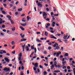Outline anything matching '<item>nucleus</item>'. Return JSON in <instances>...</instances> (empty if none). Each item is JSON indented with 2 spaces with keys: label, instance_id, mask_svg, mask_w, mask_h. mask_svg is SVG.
I'll return each mask as SVG.
<instances>
[{
  "label": "nucleus",
  "instance_id": "aec40b11",
  "mask_svg": "<svg viewBox=\"0 0 75 75\" xmlns=\"http://www.w3.org/2000/svg\"><path fill=\"white\" fill-rule=\"evenodd\" d=\"M67 37H68V35H67L66 36H64V37H63V39H64V40H66Z\"/></svg>",
  "mask_w": 75,
  "mask_h": 75
},
{
  "label": "nucleus",
  "instance_id": "79ce46f5",
  "mask_svg": "<svg viewBox=\"0 0 75 75\" xmlns=\"http://www.w3.org/2000/svg\"><path fill=\"white\" fill-rule=\"evenodd\" d=\"M24 68V66H22L21 67V69H22V70H23Z\"/></svg>",
  "mask_w": 75,
  "mask_h": 75
},
{
  "label": "nucleus",
  "instance_id": "423d86ee",
  "mask_svg": "<svg viewBox=\"0 0 75 75\" xmlns=\"http://www.w3.org/2000/svg\"><path fill=\"white\" fill-rule=\"evenodd\" d=\"M6 17L8 18V20H10V19H11V17L9 15H7L6 16Z\"/></svg>",
  "mask_w": 75,
  "mask_h": 75
},
{
  "label": "nucleus",
  "instance_id": "c85d7f7f",
  "mask_svg": "<svg viewBox=\"0 0 75 75\" xmlns=\"http://www.w3.org/2000/svg\"><path fill=\"white\" fill-rule=\"evenodd\" d=\"M25 47V45H22V47H23V49H24Z\"/></svg>",
  "mask_w": 75,
  "mask_h": 75
},
{
  "label": "nucleus",
  "instance_id": "e2e57ef3",
  "mask_svg": "<svg viewBox=\"0 0 75 75\" xmlns=\"http://www.w3.org/2000/svg\"><path fill=\"white\" fill-rule=\"evenodd\" d=\"M57 67L59 68H60V65H59L58 64L57 65Z\"/></svg>",
  "mask_w": 75,
  "mask_h": 75
},
{
  "label": "nucleus",
  "instance_id": "5701e85b",
  "mask_svg": "<svg viewBox=\"0 0 75 75\" xmlns=\"http://www.w3.org/2000/svg\"><path fill=\"white\" fill-rule=\"evenodd\" d=\"M39 67L40 68H41V69H44V68H43L42 66L41 65H39Z\"/></svg>",
  "mask_w": 75,
  "mask_h": 75
},
{
  "label": "nucleus",
  "instance_id": "ea45409f",
  "mask_svg": "<svg viewBox=\"0 0 75 75\" xmlns=\"http://www.w3.org/2000/svg\"><path fill=\"white\" fill-rule=\"evenodd\" d=\"M33 70H34V71H36V70H37V68L34 67H33Z\"/></svg>",
  "mask_w": 75,
  "mask_h": 75
},
{
  "label": "nucleus",
  "instance_id": "7c9ffc66",
  "mask_svg": "<svg viewBox=\"0 0 75 75\" xmlns=\"http://www.w3.org/2000/svg\"><path fill=\"white\" fill-rule=\"evenodd\" d=\"M1 12H2V13H3V14H6V12L4 11H1Z\"/></svg>",
  "mask_w": 75,
  "mask_h": 75
},
{
  "label": "nucleus",
  "instance_id": "4468645a",
  "mask_svg": "<svg viewBox=\"0 0 75 75\" xmlns=\"http://www.w3.org/2000/svg\"><path fill=\"white\" fill-rule=\"evenodd\" d=\"M60 70H55L53 71V72H56V73H58V72H60Z\"/></svg>",
  "mask_w": 75,
  "mask_h": 75
},
{
  "label": "nucleus",
  "instance_id": "a18cd8bd",
  "mask_svg": "<svg viewBox=\"0 0 75 75\" xmlns=\"http://www.w3.org/2000/svg\"><path fill=\"white\" fill-rule=\"evenodd\" d=\"M67 69H71V67L69 66H68L67 67Z\"/></svg>",
  "mask_w": 75,
  "mask_h": 75
},
{
  "label": "nucleus",
  "instance_id": "a878e982",
  "mask_svg": "<svg viewBox=\"0 0 75 75\" xmlns=\"http://www.w3.org/2000/svg\"><path fill=\"white\" fill-rule=\"evenodd\" d=\"M51 49H52V47H51L49 46L48 47V50H50Z\"/></svg>",
  "mask_w": 75,
  "mask_h": 75
},
{
  "label": "nucleus",
  "instance_id": "2f4dec72",
  "mask_svg": "<svg viewBox=\"0 0 75 75\" xmlns=\"http://www.w3.org/2000/svg\"><path fill=\"white\" fill-rule=\"evenodd\" d=\"M14 43L15 42L14 41H12L11 43V45H13V44H14Z\"/></svg>",
  "mask_w": 75,
  "mask_h": 75
},
{
  "label": "nucleus",
  "instance_id": "4be33fe9",
  "mask_svg": "<svg viewBox=\"0 0 75 75\" xmlns=\"http://www.w3.org/2000/svg\"><path fill=\"white\" fill-rule=\"evenodd\" d=\"M54 67V64H52V66L51 67V69H53Z\"/></svg>",
  "mask_w": 75,
  "mask_h": 75
},
{
  "label": "nucleus",
  "instance_id": "412c9836",
  "mask_svg": "<svg viewBox=\"0 0 75 75\" xmlns=\"http://www.w3.org/2000/svg\"><path fill=\"white\" fill-rule=\"evenodd\" d=\"M45 35L46 36H48V33H47V32H45Z\"/></svg>",
  "mask_w": 75,
  "mask_h": 75
},
{
  "label": "nucleus",
  "instance_id": "39448f33",
  "mask_svg": "<svg viewBox=\"0 0 75 75\" xmlns=\"http://www.w3.org/2000/svg\"><path fill=\"white\" fill-rule=\"evenodd\" d=\"M38 6H39L40 7H42V4H41V3L39 2L38 3Z\"/></svg>",
  "mask_w": 75,
  "mask_h": 75
},
{
  "label": "nucleus",
  "instance_id": "c03bdc74",
  "mask_svg": "<svg viewBox=\"0 0 75 75\" xmlns=\"http://www.w3.org/2000/svg\"><path fill=\"white\" fill-rule=\"evenodd\" d=\"M16 52V51H14L13 52H12V53H13V54H15V53Z\"/></svg>",
  "mask_w": 75,
  "mask_h": 75
},
{
  "label": "nucleus",
  "instance_id": "0e129e2a",
  "mask_svg": "<svg viewBox=\"0 0 75 75\" xmlns=\"http://www.w3.org/2000/svg\"><path fill=\"white\" fill-rule=\"evenodd\" d=\"M21 75H24V73H23V72H21Z\"/></svg>",
  "mask_w": 75,
  "mask_h": 75
},
{
  "label": "nucleus",
  "instance_id": "052dcab7",
  "mask_svg": "<svg viewBox=\"0 0 75 75\" xmlns=\"http://www.w3.org/2000/svg\"><path fill=\"white\" fill-rule=\"evenodd\" d=\"M30 74L29 70L27 71V74Z\"/></svg>",
  "mask_w": 75,
  "mask_h": 75
},
{
  "label": "nucleus",
  "instance_id": "603ef678",
  "mask_svg": "<svg viewBox=\"0 0 75 75\" xmlns=\"http://www.w3.org/2000/svg\"><path fill=\"white\" fill-rule=\"evenodd\" d=\"M37 56H35V57H33V58L34 59H35V58H37Z\"/></svg>",
  "mask_w": 75,
  "mask_h": 75
},
{
  "label": "nucleus",
  "instance_id": "774afa93",
  "mask_svg": "<svg viewBox=\"0 0 75 75\" xmlns=\"http://www.w3.org/2000/svg\"><path fill=\"white\" fill-rule=\"evenodd\" d=\"M0 16L1 17H3V15L2 14H1V15H0Z\"/></svg>",
  "mask_w": 75,
  "mask_h": 75
},
{
  "label": "nucleus",
  "instance_id": "9d476101",
  "mask_svg": "<svg viewBox=\"0 0 75 75\" xmlns=\"http://www.w3.org/2000/svg\"><path fill=\"white\" fill-rule=\"evenodd\" d=\"M57 46H58V44L57 43H55V44L54 45H53V47H57Z\"/></svg>",
  "mask_w": 75,
  "mask_h": 75
},
{
  "label": "nucleus",
  "instance_id": "8fccbe9b",
  "mask_svg": "<svg viewBox=\"0 0 75 75\" xmlns=\"http://www.w3.org/2000/svg\"><path fill=\"white\" fill-rule=\"evenodd\" d=\"M8 66H9V67H12V64H9L8 65Z\"/></svg>",
  "mask_w": 75,
  "mask_h": 75
},
{
  "label": "nucleus",
  "instance_id": "473e14b6",
  "mask_svg": "<svg viewBox=\"0 0 75 75\" xmlns=\"http://www.w3.org/2000/svg\"><path fill=\"white\" fill-rule=\"evenodd\" d=\"M18 59L19 61H21V57L19 56L18 58Z\"/></svg>",
  "mask_w": 75,
  "mask_h": 75
},
{
  "label": "nucleus",
  "instance_id": "c756f323",
  "mask_svg": "<svg viewBox=\"0 0 75 75\" xmlns=\"http://www.w3.org/2000/svg\"><path fill=\"white\" fill-rule=\"evenodd\" d=\"M2 51H3V53H4V54H6V51H5V50H1V52H2Z\"/></svg>",
  "mask_w": 75,
  "mask_h": 75
},
{
  "label": "nucleus",
  "instance_id": "e433bc0d",
  "mask_svg": "<svg viewBox=\"0 0 75 75\" xmlns=\"http://www.w3.org/2000/svg\"><path fill=\"white\" fill-rule=\"evenodd\" d=\"M73 72H74V74L75 75V68L73 69Z\"/></svg>",
  "mask_w": 75,
  "mask_h": 75
},
{
  "label": "nucleus",
  "instance_id": "20e7f679",
  "mask_svg": "<svg viewBox=\"0 0 75 75\" xmlns=\"http://www.w3.org/2000/svg\"><path fill=\"white\" fill-rule=\"evenodd\" d=\"M4 59L5 60V61H6V62H10V60H9V59H8L7 57H5L4 58Z\"/></svg>",
  "mask_w": 75,
  "mask_h": 75
},
{
  "label": "nucleus",
  "instance_id": "6ab92c4d",
  "mask_svg": "<svg viewBox=\"0 0 75 75\" xmlns=\"http://www.w3.org/2000/svg\"><path fill=\"white\" fill-rule=\"evenodd\" d=\"M27 0H25V4L24 6H27Z\"/></svg>",
  "mask_w": 75,
  "mask_h": 75
},
{
  "label": "nucleus",
  "instance_id": "cd10ccee",
  "mask_svg": "<svg viewBox=\"0 0 75 75\" xmlns=\"http://www.w3.org/2000/svg\"><path fill=\"white\" fill-rule=\"evenodd\" d=\"M57 41H59V42H62V41H61V40H60V39H59L57 40Z\"/></svg>",
  "mask_w": 75,
  "mask_h": 75
},
{
  "label": "nucleus",
  "instance_id": "de8ad7c7",
  "mask_svg": "<svg viewBox=\"0 0 75 75\" xmlns=\"http://www.w3.org/2000/svg\"><path fill=\"white\" fill-rule=\"evenodd\" d=\"M2 28H4L5 27V25H2Z\"/></svg>",
  "mask_w": 75,
  "mask_h": 75
},
{
  "label": "nucleus",
  "instance_id": "1a4fd4ad",
  "mask_svg": "<svg viewBox=\"0 0 75 75\" xmlns=\"http://www.w3.org/2000/svg\"><path fill=\"white\" fill-rule=\"evenodd\" d=\"M61 52H59L57 54L56 57H59V55H61Z\"/></svg>",
  "mask_w": 75,
  "mask_h": 75
},
{
  "label": "nucleus",
  "instance_id": "6e6552de",
  "mask_svg": "<svg viewBox=\"0 0 75 75\" xmlns=\"http://www.w3.org/2000/svg\"><path fill=\"white\" fill-rule=\"evenodd\" d=\"M26 40H27V39L23 38L21 39V42H23V41H25Z\"/></svg>",
  "mask_w": 75,
  "mask_h": 75
},
{
  "label": "nucleus",
  "instance_id": "9b49d317",
  "mask_svg": "<svg viewBox=\"0 0 75 75\" xmlns=\"http://www.w3.org/2000/svg\"><path fill=\"white\" fill-rule=\"evenodd\" d=\"M21 24L22 26H23V27H24V26L27 25V23L25 22L24 24L23 23H21Z\"/></svg>",
  "mask_w": 75,
  "mask_h": 75
},
{
  "label": "nucleus",
  "instance_id": "72a5a7b5",
  "mask_svg": "<svg viewBox=\"0 0 75 75\" xmlns=\"http://www.w3.org/2000/svg\"><path fill=\"white\" fill-rule=\"evenodd\" d=\"M43 74L44 75H46V74H47V72L45 71H44L43 72Z\"/></svg>",
  "mask_w": 75,
  "mask_h": 75
},
{
  "label": "nucleus",
  "instance_id": "bf43d9fd",
  "mask_svg": "<svg viewBox=\"0 0 75 75\" xmlns=\"http://www.w3.org/2000/svg\"><path fill=\"white\" fill-rule=\"evenodd\" d=\"M44 65H45V66H46V67H47L48 66V64H47L46 63H45L44 64Z\"/></svg>",
  "mask_w": 75,
  "mask_h": 75
},
{
  "label": "nucleus",
  "instance_id": "f8f14e48",
  "mask_svg": "<svg viewBox=\"0 0 75 75\" xmlns=\"http://www.w3.org/2000/svg\"><path fill=\"white\" fill-rule=\"evenodd\" d=\"M16 8V6H14L13 8V10H12V11H16V10L15 9Z\"/></svg>",
  "mask_w": 75,
  "mask_h": 75
},
{
  "label": "nucleus",
  "instance_id": "49530a36",
  "mask_svg": "<svg viewBox=\"0 0 75 75\" xmlns=\"http://www.w3.org/2000/svg\"><path fill=\"white\" fill-rule=\"evenodd\" d=\"M63 49H64V47H61V50L62 51H63Z\"/></svg>",
  "mask_w": 75,
  "mask_h": 75
},
{
  "label": "nucleus",
  "instance_id": "09e8293b",
  "mask_svg": "<svg viewBox=\"0 0 75 75\" xmlns=\"http://www.w3.org/2000/svg\"><path fill=\"white\" fill-rule=\"evenodd\" d=\"M67 63V62L66 61H64V62H62V64H66Z\"/></svg>",
  "mask_w": 75,
  "mask_h": 75
},
{
  "label": "nucleus",
  "instance_id": "c9c22d12",
  "mask_svg": "<svg viewBox=\"0 0 75 75\" xmlns=\"http://www.w3.org/2000/svg\"><path fill=\"white\" fill-rule=\"evenodd\" d=\"M19 56V57H22V53L21 52L20 53Z\"/></svg>",
  "mask_w": 75,
  "mask_h": 75
},
{
  "label": "nucleus",
  "instance_id": "a19ab883",
  "mask_svg": "<svg viewBox=\"0 0 75 75\" xmlns=\"http://www.w3.org/2000/svg\"><path fill=\"white\" fill-rule=\"evenodd\" d=\"M68 40H64V42H65V43H67L68 42Z\"/></svg>",
  "mask_w": 75,
  "mask_h": 75
},
{
  "label": "nucleus",
  "instance_id": "a211bd4d",
  "mask_svg": "<svg viewBox=\"0 0 75 75\" xmlns=\"http://www.w3.org/2000/svg\"><path fill=\"white\" fill-rule=\"evenodd\" d=\"M35 65V67H36V68H37V67H38V63H36Z\"/></svg>",
  "mask_w": 75,
  "mask_h": 75
},
{
  "label": "nucleus",
  "instance_id": "ddd939ff",
  "mask_svg": "<svg viewBox=\"0 0 75 75\" xmlns=\"http://www.w3.org/2000/svg\"><path fill=\"white\" fill-rule=\"evenodd\" d=\"M9 20L10 21L11 24H14V21H13L11 20V19H9Z\"/></svg>",
  "mask_w": 75,
  "mask_h": 75
},
{
  "label": "nucleus",
  "instance_id": "bb28decb",
  "mask_svg": "<svg viewBox=\"0 0 75 75\" xmlns=\"http://www.w3.org/2000/svg\"><path fill=\"white\" fill-rule=\"evenodd\" d=\"M25 19V18H23L22 19V21L23 22H25L26 21L24 20V19Z\"/></svg>",
  "mask_w": 75,
  "mask_h": 75
},
{
  "label": "nucleus",
  "instance_id": "2eb2a0df",
  "mask_svg": "<svg viewBox=\"0 0 75 75\" xmlns=\"http://www.w3.org/2000/svg\"><path fill=\"white\" fill-rule=\"evenodd\" d=\"M56 23H55V22H53L52 23V27H55V24H56Z\"/></svg>",
  "mask_w": 75,
  "mask_h": 75
},
{
  "label": "nucleus",
  "instance_id": "13d9d810",
  "mask_svg": "<svg viewBox=\"0 0 75 75\" xmlns=\"http://www.w3.org/2000/svg\"><path fill=\"white\" fill-rule=\"evenodd\" d=\"M51 16H52L54 15V13H53V12H51Z\"/></svg>",
  "mask_w": 75,
  "mask_h": 75
},
{
  "label": "nucleus",
  "instance_id": "f3484780",
  "mask_svg": "<svg viewBox=\"0 0 75 75\" xmlns=\"http://www.w3.org/2000/svg\"><path fill=\"white\" fill-rule=\"evenodd\" d=\"M16 30V28L15 27H13L12 28V31H14Z\"/></svg>",
  "mask_w": 75,
  "mask_h": 75
},
{
  "label": "nucleus",
  "instance_id": "5fc2aeb1",
  "mask_svg": "<svg viewBox=\"0 0 75 75\" xmlns=\"http://www.w3.org/2000/svg\"><path fill=\"white\" fill-rule=\"evenodd\" d=\"M6 55H7V56H10V54L8 53H7L6 54Z\"/></svg>",
  "mask_w": 75,
  "mask_h": 75
},
{
  "label": "nucleus",
  "instance_id": "0eeeda50",
  "mask_svg": "<svg viewBox=\"0 0 75 75\" xmlns=\"http://www.w3.org/2000/svg\"><path fill=\"white\" fill-rule=\"evenodd\" d=\"M60 49V47H59V46H57L55 48V49H54V50H58Z\"/></svg>",
  "mask_w": 75,
  "mask_h": 75
},
{
  "label": "nucleus",
  "instance_id": "3c124183",
  "mask_svg": "<svg viewBox=\"0 0 75 75\" xmlns=\"http://www.w3.org/2000/svg\"><path fill=\"white\" fill-rule=\"evenodd\" d=\"M45 59L47 61V62H48V58L46 57H45Z\"/></svg>",
  "mask_w": 75,
  "mask_h": 75
},
{
  "label": "nucleus",
  "instance_id": "4c0bfd02",
  "mask_svg": "<svg viewBox=\"0 0 75 75\" xmlns=\"http://www.w3.org/2000/svg\"><path fill=\"white\" fill-rule=\"evenodd\" d=\"M31 48L32 50H34V47L33 46H31Z\"/></svg>",
  "mask_w": 75,
  "mask_h": 75
},
{
  "label": "nucleus",
  "instance_id": "338daca9",
  "mask_svg": "<svg viewBox=\"0 0 75 75\" xmlns=\"http://www.w3.org/2000/svg\"><path fill=\"white\" fill-rule=\"evenodd\" d=\"M57 54V53L56 52H55L54 53L53 55L54 56H55V55H56Z\"/></svg>",
  "mask_w": 75,
  "mask_h": 75
},
{
  "label": "nucleus",
  "instance_id": "dca6fc26",
  "mask_svg": "<svg viewBox=\"0 0 75 75\" xmlns=\"http://www.w3.org/2000/svg\"><path fill=\"white\" fill-rule=\"evenodd\" d=\"M20 28H21V30H22V31H24V30H25V29L23 28L22 26H20Z\"/></svg>",
  "mask_w": 75,
  "mask_h": 75
},
{
  "label": "nucleus",
  "instance_id": "f257e3e1",
  "mask_svg": "<svg viewBox=\"0 0 75 75\" xmlns=\"http://www.w3.org/2000/svg\"><path fill=\"white\" fill-rule=\"evenodd\" d=\"M43 18H44V19H45V18H47V14L45 12H43Z\"/></svg>",
  "mask_w": 75,
  "mask_h": 75
},
{
  "label": "nucleus",
  "instance_id": "4d7b16f0",
  "mask_svg": "<svg viewBox=\"0 0 75 75\" xmlns=\"http://www.w3.org/2000/svg\"><path fill=\"white\" fill-rule=\"evenodd\" d=\"M25 36V35L24 34L22 36H21V38H24Z\"/></svg>",
  "mask_w": 75,
  "mask_h": 75
},
{
  "label": "nucleus",
  "instance_id": "864d4df0",
  "mask_svg": "<svg viewBox=\"0 0 75 75\" xmlns=\"http://www.w3.org/2000/svg\"><path fill=\"white\" fill-rule=\"evenodd\" d=\"M1 35H2V36H3L4 35V34L2 33H1Z\"/></svg>",
  "mask_w": 75,
  "mask_h": 75
},
{
  "label": "nucleus",
  "instance_id": "69168bd1",
  "mask_svg": "<svg viewBox=\"0 0 75 75\" xmlns=\"http://www.w3.org/2000/svg\"><path fill=\"white\" fill-rule=\"evenodd\" d=\"M47 26H50V23H48L47 24Z\"/></svg>",
  "mask_w": 75,
  "mask_h": 75
},
{
  "label": "nucleus",
  "instance_id": "680f3d73",
  "mask_svg": "<svg viewBox=\"0 0 75 75\" xmlns=\"http://www.w3.org/2000/svg\"><path fill=\"white\" fill-rule=\"evenodd\" d=\"M3 10V8L1 7L0 8L1 11H2Z\"/></svg>",
  "mask_w": 75,
  "mask_h": 75
},
{
  "label": "nucleus",
  "instance_id": "37998d69",
  "mask_svg": "<svg viewBox=\"0 0 75 75\" xmlns=\"http://www.w3.org/2000/svg\"><path fill=\"white\" fill-rule=\"evenodd\" d=\"M67 68V67H66V66H63L62 67L63 69H65V68Z\"/></svg>",
  "mask_w": 75,
  "mask_h": 75
},
{
  "label": "nucleus",
  "instance_id": "f03ea898",
  "mask_svg": "<svg viewBox=\"0 0 75 75\" xmlns=\"http://www.w3.org/2000/svg\"><path fill=\"white\" fill-rule=\"evenodd\" d=\"M3 71H5V72H8L10 71V69L9 68L5 67L3 69Z\"/></svg>",
  "mask_w": 75,
  "mask_h": 75
},
{
  "label": "nucleus",
  "instance_id": "7ed1b4c3",
  "mask_svg": "<svg viewBox=\"0 0 75 75\" xmlns=\"http://www.w3.org/2000/svg\"><path fill=\"white\" fill-rule=\"evenodd\" d=\"M50 36L51 38H52L53 39H55L56 40L57 39V38L52 35H50Z\"/></svg>",
  "mask_w": 75,
  "mask_h": 75
},
{
  "label": "nucleus",
  "instance_id": "58836bf2",
  "mask_svg": "<svg viewBox=\"0 0 75 75\" xmlns=\"http://www.w3.org/2000/svg\"><path fill=\"white\" fill-rule=\"evenodd\" d=\"M34 50H35V53H36L37 52V49H36V48L35 47V48Z\"/></svg>",
  "mask_w": 75,
  "mask_h": 75
},
{
  "label": "nucleus",
  "instance_id": "6e6d98bb",
  "mask_svg": "<svg viewBox=\"0 0 75 75\" xmlns=\"http://www.w3.org/2000/svg\"><path fill=\"white\" fill-rule=\"evenodd\" d=\"M2 31L4 32H6V30L5 29H3V30Z\"/></svg>",
  "mask_w": 75,
  "mask_h": 75
},
{
  "label": "nucleus",
  "instance_id": "393cba45",
  "mask_svg": "<svg viewBox=\"0 0 75 75\" xmlns=\"http://www.w3.org/2000/svg\"><path fill=\"white\" fill-rule=\"evenodd\" d=\"M65 57H68V53H66L64 55Z\"/></svg>",
  "mask_w": 75,
  "mask_h": 75
},
{
  "label": "nucleus",
  "instance_id": "b1692460",
  "mask_svg": "<svg viewBox=\"0 0 75 75\" xmlns=\"http://www.w3.org/2000/svg\"><path fill=\"white\" fill-rule=\"evenodd\" d=\"M18 10L19 11H21L23 10V9L22 8H20L19 9H18Z\"/></svg>",
  "mask_w": 75,
  "mask_h": 75
},
{
  "label": "nucleus",
  "instance_id": "f704fd0d",
  "mask_svg": "<svg viewBox=\"0 0 75 75\" xmlns=\"http://www.w3.org/2000/svg\"><path fill=\"white\" fill-rule=\"evenodd\" d=\"M3 4L4 7H7V5L6 4Z\"/></svg>",
  "mask_w": 75,
  "mask_h": 75
}]
</instances>
